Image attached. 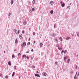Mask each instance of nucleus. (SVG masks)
Here are the masks:
<instances>
[{"label": "nucleus", "instance_id": "nucleus-17", "mask_svg": "<svg viewBox=\"0 0 79 79\" xmlns=\"http://www.w3.org/2000/svg\"><path fill=\"white\" fill-rule=\"evenodd\" d=\"M18 39H15V44H17V43L18 42V41H17Z\"/></svg>", "mask_w": 79, "mask_h": 79}, {"label": "nucleus", "instance_id": "nucleus-33", "mask_svg": "<svg viewBox=\"0 0 79 79\" xmlns=\"http://www.w3.org/2000/svg\"><path fill=\"white\" fill-rule=\"evenodd\" d=\"M22 34H24V31H22Z\"/></svg>", "mask_w": 79, "mask_h": 79}, {"label": "nucleus", "instance_id": "nucleus-45", "mask_svg": "<svg viewBox=\"0 0 79 79\" xmlns=\"http://www.w3.org/2000/svg\"><path fill=\"white\" fill-rule=\"evenodd\" d=\"M29 53V52L27 51L26 53Z\"/></svg>", "mask_w": 79, "mask_h": 79}, {"label": "nucleus", "instance_id": "nucleus-40", "mask_svg": "<svg viewBox=\"0 0 79 79\" xmlns=\"http://www.w3.org/2000/svg\"><path fill=\"white\" fill-rule=\"evenodd\" d=\"M54 28H55L56 27V24H54Z\"/></svg>", "mask_w": 79, "mask_h": 79}, {"label": "nucleus", "instance_id": "nucleus-60", "mask_svg": "<svg viewBox=\"0 0 79 79\" xmlns=\"http://www.w3.org/2000/svg\"><path fill=\"white\" fill-rule=\"evenodd\" d=\"M16 51V49L14 50V52H15V51Z\"/></svg>", "mask_w": 79, "mask_h": 79}, {"label": "nucleus", "instance_id": "nucleus-27", "mask_svg": "<svg viewBox=\"0 0 79 79\" xmlns=\"http://www.w3.org/2000/svg\"><path fill=\"white\" fill-rule=\"evenodd\" d=\"M32 11H34L35 10V9H34V8H32Z\"/></svg>", "mask_w": 79, "mask_h": 79}, {"label": "nucleus", "instance_id": "nucleus-46", "mask_svg": "<svg viewBox=\"0 0 79 79\" xmlns=\"http://www.w3.org/2000/svg\"><path fill=\"white\" fill-rule=\"evenodd\" d=\"M67 8H69V6H68L67 7Z\"/></svg>", "mask_w": 79, "mask_h": 79}, {"label": "nucleus", "instance_id": "nucleus-41", "mask_svg": "<svg viewBox=\"0 0 79 79\" xmlns=\"http://www.w3.org/2000/svg\"><path fill=\"white\" fill-rule=\"evenodd\" d=\"M73 71H71L70 72V73H71V74H73Z\"/></svg>", "mask_w": 79, "mask_h": 79}, {"label": "nucleus", "instance_id": "nucleus-56", "mask_svg": "<svg viewBox=\"0 0 79 79\" xmlns=\"http://www.w3.org/2000/svg\"><path fill=\"white\" fill-rule=\"evenodd\" d=\"M29 40H31V38H29Z\"/></svg>", "mask_w": 79, "mask_h": 79}, {"label": "nucleus", "instance_id": "nucleus-26", "mask_svg": "<svg viewBox=\"0 0 79 79\" xmlns=\"http://www.w3.org/2000/svg\"><path fill=\"white\" fill-rule=\"evenodd\" d=\"M5 78H8V75H6V76H5Z\"/></svg>", "mask_w": 79, "mask_h": 79}, {"label": "nucleus", "instance_id": "nucleus-18", "mask_svg": "<svg viewBox=\"0 0 79 79\" xmlns=\"http://www.w3.org/2000/svg\"><path fill=\"white\" fill-rule=\"evenodd\" d=\"M22 57L23 58H26V55H23L22 56Z\"/></svg>", "mask_w": 79, "mask_h": 79}, {"label": "nucleus", "instance_id": "nucleus-38", "mask_svg": "<svg viewBox=\"0 0 79 79\" xmlns=\"http://www.w3.org/2000/svg\"><path fill=\"white\" fill-rule=\"evenodd\" d=\"M39 30H40V26H39Z\"/></svg>", "mask_w": 79, "mask_h": 79}, {"label": "nucleus", "instance_id": "nucleus-36", "mask_svg": "<svg viewBox=\"0 0 79 79\" xmlns=\"http://www.w3.org/2000/svg\"><path fill=\"white\" fill-rule=\"evenodd\" d=\"M55 40H56V42H58V39H55Z\"/></svg>", "mask_w": 79, "mask_h": 79}, {"label": "nucleus", "instance_id": "nucleus-6", "mask_svg": "<svg viewBox=\"0 0 79 79\" xmlns=\"http://www.w3.org/2000/svg\"><path fill=\"white\" fill-rule=\"evenodd\" d=\"M13 2H14V1L13 0H11L10 3L11 5H13Z\"/></svg>", "mask_w": 79, "mask_h": 79}, {"label": "nucleus", "instance_id": "nucleus-39", "mask_svg": "<svg viewBox=\"0 0 79 79\" xmlns=\"http://www.w3.org/2000/svg\"><path fill=\"white\" fill-rule=\"evenodd\" d=\"M76 69H77V65H76V68H75Z\"/></svg>", "mask_w": 79, "mask_h": 79}, {"label": "nucleus", "instance_id": "nucleus-54", "mask_svg": "<svg viewBox=\"0 0 79 79\" xmlns=\"http://www.w3.org/2000/svg\"><path fill=\"white\" fill-rule=\"evenodd\" d=\"M72 4V3L71 2L70 3V5H71Z\"/></svg>", "mask_w": 79, "mask_h": 79}, {"label": "nucleus", "instance_id": "nucleus-8", "mask_svg": "<svg viewBox=\"0 0 79 79\" xmlns=\"http://www.w3.org/2000/svg\"><path fill=\"white\" fill-rule=\"evenodd\" d=\"M22 45L23 46H26V42H24L23 43V44H22Z\"/></svg>", "mask_w": 79, "mask_h": 79}, {"label": "nucleus", "instance_id": "nucleus-25", "mask_svg": "<svg viewBox=\"0 0 79 79\" xmlns=\"http://www.w3.org/2000/svg\"><path fill=\"white\" fill-rule=\"evenodd\" d=\"M32 3L33 4H34V3H35V0H33L32 2Z\"/></svg>", "mask_w": 79, "mask_h": 79}, {"label": "nucleus", "instance_id": "nucleus-4", "mask_svg": "<svg viewBox=\"0 0 79 79\" xmlns=\"http://www.w3.org/2000/svg\"><path fill=\"white\" fill-rule=\"evenodd\" d=\"M64 5H65V4H64V3L63 2V4H61V6H62V7H64Z\"/></svg>", "mask_w": 79, "mask_h": 79}, {"label": "nucleus", "instance_id": "nucleus-32", "mask_svg": "<svg viewBox=\"0 0 79 79\" xmlns=\"http://www.w3.org/2000/svg\"><path fill=\"white\" fill-rule=\"evenodd\" d=\"M55 64H56V65H57L58 64V62L57 61L55 63Z\"/></svg>", "mask_w": 79, "mask_h": 79}, {"label": "nucleus", "instance_id": "nucleus-22", "mask_svg": "<svg viewBox=\"0 0 79 79\" xmlns=\"http://www.w3.org/2000/svg\"><path fill=\"white\" fill-rule=\"evenodd\" d=\"M77 75V72H76V73L74 77V78H76V75Z\"/></svg>", "mask_w": 79, "mask_h": 79}, {"label": "nucleus", "instance_id": "nucleus-2", "mask_svg": "<svg viewBox=\"0 0 79 79\" xmlns=\"http://www.w3.org/2000/svg\"><path fill=\"white\" fill-rule=\"evenodd\" d=\"M43 75L44 76H47V73L43 72Z\"/></svg>", "mask_w": 79, "mask_h": 79}, {"label": "nucleus", "instance_id": "nucleus-7", "mask_svg": "<svg viewBox=\"0 0 79 79\" xmlns=\"http://www.w3.org/2000/svg\"><path fill=\"white\" fill-rule=\"evenodd\" d=\"M8 64L9 65V66H11V61H9L8 62Z\"/></svg>", "mask_w": 79, "mask_h": 79}, {"label": "nucleus", "instance_id": "nucleus-49", "mask_svg": "<svg viewBox=\"0 0 79 79\" xmlns=\"http://www.w3.org/2000/svg\"><path fill=\"white\" fill-rule=\"evenodd\" d=\"M21 46L22 47V48H23V46H23V45L22 44H21Z\"/></svg>", "mask_w": 79, "mask_h": 79}, {"label": "nucleus", "instance_id": "nucleus-53", "mask_svg": "<svg viewBox=\"0 0 79 79\" xmlns=\"http://www.w3.org/2000/svg\"><path fill=\"white\" fill-rule=\"evenodd\" d=\"M67 63H69V61H68Z\"/></svg>", "mask_w": 79, "mask_h": 79}, {"label": "nucleus", "instance_id": "nucleus-52", "mask_svg": "<svg viewBox=\"0 0 79 79\" xmlns=\"http://www.w3.org/2000/svg\"><path fill=\"white\" fill-rule=\"evenodd\" d=\"M74 79H77V77H76L75 78H74Z\"/></svg>", "mask_w": 79, "mask_h": 79}, {"label": "nucleus", "instance_id": "nucleus-47", "mask_svg": "<svg viewBox=\"0 0 79 79\" xmlns=\"http://www.w3.org/2000/svg\"><path fill=\"white\" fill-rule=\"evenodd\" d=\"M70 61V59H68V61Z\"/></svg>", "mask_w": 79, "mask_h": 79}, {"label": "nucleus", "instance_id": "nucleus-28", "mask_svg": "<svg viewBox=\"0 0 79 79\" xmlns=\"http://www.w3.org/2000/svg\"><path fill=\"white\" fill-rule=\"evenodd\" d=\"M19 55H21V53H19L18 54V56H19Z\"/></svg>", "mask_w": 79, "mask_h": 79}, {"label": "nucleus", "instance_id": "nucleus-48", "mask_svg": "<svg viewBox=\"0 0 79 79\" xmlns=\"http://www.w3.org/2000/svg\"><path fill=\"white\" fill-rule=\"evenodd\" d=\"M31 52H33L34 51V49H32L31 50Z\"/></svg>", "mask_w": 79, "mask_h": 79}, {"label": "nucleus", "instance_id": "nucleus-42", "mask_svg": "<svg viewBox=\"0 0 79 79\" xmlns=\"http://www.w3.org/2000/svg\"><path fill=\"white\" fill-rule=\"evenodd\" d=\"M77 36L78 37H79V35L78 34H77Z\"/></svg>", "mask_w": 79, "mask_h": 79}, {"label": "nucleus", "instance_id": "nucleus-10", "mask_svg": "<svg viewBox=\"0 0 79 79\" xmlns=\"http://www.w3.org/2000/svg\"><path fill=\"white\" fill-rule=\"evenodd\" d=\"M70 39V37H68V36H67L66 38V40H69Z\"/></svg>", "mask_w": 79, "mask_h": 79}, {"label": "nucleus", "instance_id": "nucleus-5", "mask_svg": "<svg viewBox=\"0 0 79 79\" xmlns=\"http://www.w3.org/2000/svg\"><path fill=\"white\" fill-rule=\"evenodd\" d=\"M19 37L21 39H22L23 37L22 36V34L19 35Z\"/></svg>", "mask_w": 79, "mask_h": 79}, {"label": "nucleus", "instance_id": "nucleus-15", "mask_svg": "<svg viewBox=\"0 0 79 79\" xmlns=\"http://www.w3.org/2000/svg\"><path fill=\"white\" fill-rule=\"evenodd\" d=\"M40 47H42V45H43V44H42V43H40Z\"/></svg>", "mask_w": 79, "mask_h": 79}, {"label": "nucleus", "instance_id": "nucleus-20", "mask_svg": "<svg viewBox=\"0 0 79 79\" xmlns=\"http://www.w3.org/2000/svg\"><path fill=\"white\" fill-rule=\"evenodd\" d=\"M67 52V50H65L64 51V54H66V53Z\"/></svg>", "mask_w": 79, "mask_h": 79}, {"label": "nucleus", "instance_id": "nucleus-57", "mask_svg": "<svg viewBox=\"0 0 79 79\" xmlns=\"http://www.w3.org/2000/svg\"><path fill=\"white\" fill-rule=\"evenodd\" d=\"M20 77H21V76H20L19 77V79H21V78Z\"/></svg>", "mask_w": 79, "mask_h": 79}, {"label": "nucleus", "instance_id": "nucleus-24", "mask_svg": "<svg viewBox=\"0 0 79 79\" xmlns=\"http://www.w3.org/2000/svg\"><path fill=\"white\" fill-rule=\"evenodd\" d=\"M12 58H15V56L14 55H12Z\"/></svg>", "mask_w": 79, "mask_h": 79}, {"label": "nucleus", "instance_id": "nucleus-59", "mask_svg": "<svg viewBox=\"0 0 79 79\" xmlns=\"http://www.w3.org/2000/svg\"><path fill=\"white\" fill-rule=\"evenodd\" d=\"M72 35L73 37V36H74V35H73H73Z\"/></svg>", "mask_w": 79, "mask_h": 79}, {"label": "nucleus", "instance_id": "nucleus-16", "mask_svg": "<svg viewBox=\"0 0 79 79\" xmlns=\"http://www.w3.org/2000/svg\"><path fill=\"white\" fill-rule=\"evenodd\" d=\"M23 25H26V21H24L23 23Z\"/></svg>", "mask_w": 79, "mask_h": 79}, {"label": "nucleus", "instance_id": "nucleus-63", "mask_svg": "<svg viewBox=\"0 0 79 79\" xmlns=\"http://www.w3.org/2000/svg\"><path fill=\"white\" fill-rule=\"evenodd\" d=\"M77 34H78L79 35V32H78Z\"/></svg>", "mask_w": 79, "mask_h": 79}, {"label": "nucleus", "instance_id": "nucleus-23", "mask_svg": "<svg viewBox=\"0 0 79 79\" xmlns=\"http://www.w3.org/2000/svg\"><path fill=\"white\" fill-rule=\"evenodd\" d=\"M30 42H28L27 44V45H30Z\"/></svg>", "mask_w": 79, "mask_h": 79}, {"label": "nucleus", "instance_id": "nucleus-44", "mask_svg": "<svg viewBox=\"0 0 79 79\" xmlns=\"http://www.w3.org/2000/svg\"><path fill=\"white\" fill-rule=\"evenodd\" d=\"M60 4H61V5L63 4V2H60Z\"/></svg>", "mask_w": 79, "mask_h": 79}, {"label": "nucleus", "instance_id": "nucleus-29", "mask_svg": "<svg viewBox=\"0 0 79 79\" xmlns=\"http://www.w3.org/2000/svg\"><path fill=\"white\" fill-rule=\"evenodd\" d=\"M17 30H16V29H14V32H16Z\"/></svg>", "mask_w": 79, "mask_h": 79}, {"label": "nucleus", "instance_id": "nucleus-58", "mask_svg": "<svg viewBox=\"0 0 79 79\" xmlns=\"http://www.w3.org/2000/svg\"><path fill=\"white\" fill-rule=\"evenodd\" d=\"M33 68H35V66H33Z\"/></svg>", "mask_w": 79, "mask_h": 79}, {"label": "nucleus", "instance_id": "nucleus-37", "mask_svg": "<svg viewBox=\"0 0 79 79\" xmlns=\"http://www.w3.org/2000/svg\"><path fill=\"white\" fill-rule=\"evenodd\" d=\"M14 69H16V66H15H15Z\"/></svg>", "mask_w": 79, "mask_h": 79}, {"label": "nucleus", "instance_id": "nucleus-12", "mask_svg": "<svg viewBox=\"0 0 79 79\" xmlns=\"http://www.w3.org/2000/svg\"><path fill=\"white\" fill-rule=\"evenodd\" d=\"M15 74V73L14 72L12 74V77H14V75Z\"/></svg>", "mask_w": 79, "mask_h": 79}, {"label": "nucleus", "instance_id": "nucleus-21", "mask_svg": "<svg viewBox=\"0 0 79 79\" xmlns=\"http://www.w3.org/2000/svg\"><path fill=\"white\" fill-rule=\"evenodd\" d=\"M66 57H67V56H66ZM66 57H64V61H66Z\"/></svg>", "mask_w": 79, "mask_h": 79}, {"label": "nucleus", "instance_id": "nucleus-64", "mask_svg": "<svg viewBox=\"0 0 79 79\" xmlns=\"http://www.w3.org/2000/svg\"><path fill=\"white\" fill-rule=\"evenodd\" d=\"M78 74L79 75V73H78Z\"/></svg>", "mask_w": 79, "mask_h": 79}, {"label": "nucleus", "instance_id": "nucleus-35", "mask_svg": "<svg viewBox=\"0 0 79 79\" xmlns=\"http://www.w3.org/2000/svg\"><path fill=\"white\" fill-rule=\"evenodd\" d=\"M15 32L16 34H18V31H15Z\"/></svg>", "mask_w": 79, "mask_h": 79}, {"label": "nucleus", "instance_id": "nucleus-1", "mask_svg": "<svg viewBox=\"0 0 79 79\" xmlns=\"http://www.w3.org/2000/svg\"><path fill=\"white\" fill-rule=\"evenodd\" d=\"M56 47H58V50H62V48H60V47H59V45H56Z\"/></svg>", "mask_w": 79, "mask_h": 79}, {"label": "nucleus", "instance_id": "nucleus-13", "mask_svg": "<svg viewBox=\"0 0 79 79\" xmlns=\"http://www.w3.org/2000/svg\"><path fill=\"white\" fill-rule=\"evenodd\" d=\"M50 13L51 14V15H52L53 13V10H51L50 11Z\"/></svg>", "mask_w": 79, "mask_h": 79}, {"label": "nucleus", "instance_id": "nucleus-31", "mask_svg": "<svg viewBox=\"0 0 79 79\" xmlns=\"http://www.w3.org/2000/svg\"><path fill=\"white\" fill-rule=\"evenodd\" d=\"M11 15V13H9L8 16H10V15Z\"/></svg>", "mask_w": 79, "mask_h": 79}, {"label": "nucleus", "instance_id": "nucleus-34", "mask_svg": "<svg viewBox=\"0 0 79 79\" xmlns=\"http://www.w3.org/2000/svg\"><path fill=\"white\" fill-rule=\"evenodd\" d=\"M33 35H35V32H33Z\"/></svg>", "mask_w": 79, "mask_h": 79}, {"label": "nucleus", "instance_id": "nucleus-30", "mask_svg": "<svg viewBox=\"0 0 79 79\" xmlns=\"http://www.w3.org/2000/svg\"><path fill=\"white\" fill-rule=\"evenodd\" d=\"M26 57L27 60H29V57H28L27 56H26Z\"/></svg>", "mask_w": 79, "mask_h": 79}, {"label": "nucleus", "instance_id": "nucleus-43", "mask_svg": "<svg viewBox=\"0 0 79 79\" xmlns=\"http://www.w3.org/2000/svg\"><path fill=\"white\" fill-rule=\"evenodd\" d=\"M18 34H19V30H18Z\"/></svg>", "mask_w": 79, "mask_h": 79}, {"label": "nucleus", "instance_id": "nucleus-55", "mask_svg": "<svg viewBox=\"0 0 79 79\" xmlns=\"http://www.w3.org/2000/svg\"><path fill=\"white\" fill-rule=\"evenodd\" d=\"M35 41H34V44H35Z\"/></svg>", "mask_w": 79, "mask_h": 79}, {"label": "nucleus", "instance_id": "nucleus-61", "mask_svg": "<svg viewBox=\"0 0 79 79\" xmlns=\"http://www.w3.org/2000/svg\"><path fill=\"white\" fill-rule=\"evenodd\" d=\"M0 76H2V74H0Z\"/></svg>", "mask_w": 79, "mask_h": 79}, {"label": "nucleus", "instance_id": "nucleus-62", "mask_svg": "<svg viewBox=\"0 0 79 79\" xmlns=\"http://www.w3.org/2000/svg\"><path fill=\"white\" fill-rule=\"evenodd\" d=\"M79 76V75H78V74H77V76H78H78Z\"/></svg>", "mask_w": 79, "mask_h": 79}, {"label": "nucleus", "instance_id": "nucleus-50", "mask_svg": "<svg viewBox=\"0 0 79 79\" xmlns=\"http://www.w3.org/2000/svg\"><path fill=\"white\" fill-rule=\"evenodd\" d=\"M36 73H39V71H36Z\"/></svg>", "mask_w": 79, "mask_h": 79}, {"label": "nucleus", "instance_id": "nucleus-14", "mask_svg": "<svg viewBox=\"0 0 79 79\" xmlns=\"http://www.w3.org/2000/svg\"><path fill=\"white\" fill-rule=\"evenodd\" d=\"M59 39L60 40V41H61V42L63 40V39H62L61 37H59Z\"/></svg>", "mask_w": 79, "mask_h": 79}, {"label": "nucleus", "instance_id": "nucleus-19", "mask_svg": "<svg viewBox=\"0 0 79 79\" xmlns=\"http://www.w3.org/2000/svg\"><path fill=\"white\" fill-rule=\"evenodd\" d=\"M64 50H62L61 52V53L62 55H63V53H64Z\"/></svg>", "mask_w": 79, "mask_h": 79}, {"label": "nucleus", "instance_id": "nucleus-51", "mask_svg": "<svg viewBox=\"0 0 79 79\" xmlns=\"http://www.w3.org/2000/svg\"><path fill=\"white\" fill-rule=\"evenodd\" d=\"M31 59L32 60L33 59V57H31Z\"/></svg>", "mask_w": 79, "mask_h": 79}, {"label": "nucleus", "instance_id": "nucleus-11", "mask_svg": "<svg viewBox=\"0 0 79 79\" xmlns=\"http://www.w3.org/2000/svg\"><path fill=\"white\" fill-rule=\"evenodd\" d=\"M56 36V34L55 33H53L52 35V37H55Z\"/></svg>", "mask_w": 79, "mask_h": 79}, {"label": "nucleus", "instance_id": "nucleus-9", "mask_svg": "<svg viewBox=\"0 0 79 79\" xmlns=\"http://www.w3.org/2000/svg\"><path fill=\"white\" fill-rule=\"evenodd\" d=\"M53 3H54V2H53V1H51L50 2V4H51V5H52Z\"/></svg>", "mask_w": 79, "mask_h": 79}, {"label": "nucleus", "instance_id": "nucleus-3", "mask_svg": "<svg viewBox=\"0 0 79 79\" xmlns=\"http://www.w3.org/2000/svg\"><path fill=\"white\" fill-rule=\"evenodd\" d=\"M35 76H36L37 77H40V76L39 74H35Z\"/></svg>", "mask_w": 79, "mask_h": 79}]
</instances>
